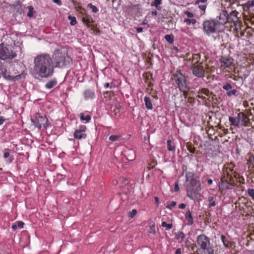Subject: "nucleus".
Listing matches in <instances>:
<instances>
[{"label": "nucleus", "mask_w": 254, "mask_h": 254, "mask_svg": "<svg viewBox=\"0 0 254 254\" xmlns=\"http://www.w3.org/2000/svg\"><path fill=\"white\" fill-rule=\"evenodd\" d=\"M34 62V70L39 76L47 77L52 74L54 66L49 55H38L35 58Z\"/></svg>", "instance_id": "f257e3e1"}, {"label": "nucleus", "mask_w": 254, "mask_h": 254, "mask_svg": "<svg viewBox=\"0 0 254 254\" xmlns=\"http://www.w3.org/2000/svg\"><path fill=\"white\" fill-rule=\"evenodd\" d=\"M185 183L187 196L193 200L198 199L201 190L199 177H195L194 173H188Z\"/></svg>", "instance_id": "f03ea898"}, {"label": "nucleus", "mask_w": 254, "mask_h": 254, "mask_svg": "<svg viewBox=\"0 0 254 254\" xmlns=\"http://www.w3.org/2000/svg\"><path fill=\"white\" fill-rule=\"evenodd\" d=\"M23 64L21 62H12L6 65L5 68H1L3 77L9 80H18L24 77L22 67Z\"/></svg>", "instance_id": "7ed1b4c3"}, {"label": "nucleus", "mask_w": 254, "mask_h": 254, "mask_svg": "<svg viewBox=\"0 0 254 254\" xmlns=\"http://www.w3.org/2000/svg\"><path fill=\"white\" fill-rule=\"evenodd\" d=\"M196 242L198 247L197 251L199 253L198 254H214L209 237L204 234L199 235L197 237Z\"/></svg>", "instance_id": "20e7f679"}, {"label": "nucleus", "mask_w": 254, "mask_h": 254, "mask_svg": "<svg viewBox=\"0 0 254 254\" xmlns=\"http://www.w3.org/2000/svg\"><path fill=\"white\" fill-rule=\"evenodd\" d=\"M31 121L35 127L41 129L43 127L47 128L50 125L46 116L41 112H36L31 116Z\"/></svg>", "instance_id": "39448f33"}, {"label": "nucleus", "mask_w": 254, "mask_h": 254, "mask_svg": "<svg viewBox=\"0 0 254 254\" xmlns=\"http://www.w3.org/2000/svg\"><path fill=\"white\" fill-rule=\"evenodd\" d=\"M53 59L55 62V67H63L71 62V59L64 53H62L60 50H56L53 55Z\"/></svg>", "instance_id": "423d86ee"}, {"label": "nucleus", "mask_w": 254, "mask_h": 254, "mask_svg": "<svg viewBox=\"0 0 254 254\" xmlns=\"http://www.w3.org/2000/svg\"><path fill=\"white\" fill-rule=\"evenodd\" d=\"M218 23L214 20H206L203 24V31L207 35L218 31Z\"/></svg>", "instance_id": "0eeeda50"}, {"label": "nucleus", "mask_w": 254, "mask_h": 254, "mask_svg": "<svg viewBox=\"0 0 254 254\" xmlns=\"http://www.w3.org/2000/svg\"><path fill=\"white\" fill-rule=\"evenodd\" d=\"M174 80L178 85L179 89L184 93L188 91L186 77L181 73L174 75Z\"/></svg>", "instance_id": "6e6552de"}, {"label": "nucleus", "mask_w": 254, "mask_h": 254, "mask_svg": "<svg viewBox=\"0 0 254 254\" xmlns=\"http://www.w3.org/2000/svg\"><path fill=\"white\" fill-rule=\"evenodd\" d=\"M16 54L13 52L11 48L4 47L2 44L0 45V58L2 60L13 58Z\"/></svg>", "instance_id": "1a4fd4ad"}, {"label": "nucleus", "mask_w": 254, "mask_h": 254, "mask_svg": "<svg viewBox=\"0 0 254 254\" xmlns=\"http://www.w3.org/2000/svg\"><path fill=\"white\" fill-rule=\"evenodd\" d=\"M178 115L180 118H183L185 122L188 121L190 124H193L197 117L194 112H180Z\"/></svg>", "instance_id": "9d476101"}, {"label": "nucleus", "mask_w": 254, "mask_h": 254, "mask_svg": "<svg viewBox=\"0 0 254 254\" xmlns=\"http://www.w3.org/2000/svg\"><path fill=\"white\" fill-rule=\"evenodd\" d=\"M191 69L193 74L195 76L199 77H201L204 76V69L201 63L198 64L193 65Z\"/></svg>", "instance_id": "9b49d317"}, {"label": "nucleus", "mask_w": 254, "mask_h": 254, "mask_svg": "<svg viewBox=\"0 0 254 254\" xmlns=\"http://www.w3.org/2000/svg\"><path fill=\"white\" fill-rule=\"evenodd\" d=\"M239 124L241 126H248L250 123V119L249 116H247L244 112H239L238 113Z\"/></svg>", "instance_id": "f8f14e48"}, {"label": "nucleus", "mask_w": 254, "mask_h": 254, "mask_svg": "<svg viewBox=\"0 0 254 254\" xmlns=\"http://www.w3.org/2000/svg\"><path fill=\"white\" fill-rule=\"evenodd\" d=\"M84 99L87 102H90L95 98V95L93 91L91 90H85L83 94Z\"/></svg>", "instance_id": "ddd939ff"}, {"label": "nucleus", "mask_w": 254, "mask_h": 254, "mask_svg": "<svg viewBox=\"0 0 254 254\" xmlns=\"http://www.w3.org/2000/svg\"><path fill=\"white\" fill-rule=\"evenodd\" d=\"M219 188L220 190H228L232 188V185L227 180L222 177L219 182Z\"/></svg>", "instance_id": "4468645a"}, {"label": "nucleus", "mask_w": 254, "mask_h": 254, "mask_svg": "<svg viewBox=\"0 0 254 254\" xmlns=\"http://www.w3.org/2000/svg\"><path fill=\"white\" fill-rule=\"evenodd\" d=\"M228 14L227 11L222 10L220 12L219 15V21L217 22L218 23V25L220 24L223 25L228 21Z\"/></svg>", "instance_id": "2eb2a0df"}, {"label": "nucleus", "mask_w": 254, "mask_h": 254, "mask_svg": "<svg viewBox=\"0 0 254 254\" xmlns=\"http://www.w3.org/2000/svg\"><path fill=\"white\" fill-rule=\"evenodd\" d=\"M238 12L236 11H232L229 14H228V22H233L234 24L239 21V18L237 16Z\"/></svg>", "instance_id": "dca6fc26"}, {"label": "nucleus", "mask_w": 254, "mask_h": 254, "mask_svg": "<svg viewBox=\"0 0 254 254\" xmlns=\"http://www.w3.org/2000/svg\"><path fill=\"white\" fill-rule=\"evenodd\" d=\"M175 238L177 240H179V243L185 242L186 244L189 242V240L186 238V236L183 232H178L175 234Z\"/></svg>", "instance_id": "f3484780"}, {"label": "nucleus", "mask_w": 254, "mask_h": 254, "mask_svg": "<svg viewBox=\"0 0 254 254\" xmlns=\"http://www.w3.org/2000/svg\"><path fill=\"white\" fill-rule=\"evenodd\" d=\"M221 66L229 67L233 63V60L231 58H222L221 59Z\"/></svg>", "instance_id": "a211bd4d"}, {"label": "nucleus", "mask_w": 254, "mask_h": 254, "mask_svg": "<svg viewBox=\"0 0 254 254\" xmlns=\"http://www.w3.org/2000/svg\"><path fill=\"white\" fill-rule=\"evenodd\" d=\"M185 218L187 221V224L189 226L191 225L193 223V219L190 210H188L185 214Z\"/></svg>", "instance_id": "6ab92c4d"}, {"label": "nucleus", "mask_w": 254, "mask_h": 254, "mask_svg": "<svg viewBox=\"0 0 254 254\" xmlns=\"http://www.w3.org/2000/svg\"><path fill=\"white\" fill-rule=\"evenodd\" d=\"M73 136L75 138L77 139H85L87 137V134L84 132H80L75 130L73 133Z\"/></svg>", "instance_id": "aec40b11"}, {"label": "nucleus", "mask_w": 254, "mask_h": 254, "mask_svg": "<svg viewBox=\"0 0 254 254\" xmlns=\"http://www.w3.org/2000/svg\"><path fill=\"white\" fill-rule=\"evenodd\" d=\"M9 150L8 148L4 149V153H3V157L4 158H7L9 157L7 162L8 163H11L13 162V161L14 160V157L13 156H10V153H9Z\"/></svg>", "instance_id": "412c9836"}, {"label": "nucleus", "mask_w": 254, "mask_h": 254, "mask_svg": "<svg viewBox=\"0 0 254 254\" xmlns=\"http://www.w3.org/2000/svg\"><path fill=\"white\" fill-rule=\"evenodd\" d=\"M82 20V22L88 26H89L90 23L93 21L90 15L86 14H85L83 16Z\"/></svg>", "instance_id": "4be33fe9"}, {"label": "nucleus", "mask_w": 254, "mask_h": 254, "mask_svg": "<svg viewBox=\"0 0 254 254\" xmlns=\"http://www.w3.org/2000/svg\"><path fill=\"white\" fill-rule=\"evenodd\" d=\"M229 120L231 123V125L235 127H239V122H240V121H239L238 114L237 115V117L236 118H233L231 116L229 117Z\"/></svg>", "instance_id": "5701e85b"}, {"label": "nucleus", "mask_w": 254, "mask_h": 254, "mask_svg": "<svg viewBox=\"0 0 254 254\" xmlns=\"http://www.w3.org/2000/svg\"><path fill=\"white\" fill-rule=\"evenodd\" d=\"M167 149L170 151H175L176 149L175 143L171 140L169 139L167 141Z\"/></svg>", "instance_id": "b1692460"}, {"label": "nucleus", "mask_w": 254, "mask_h": 254, "mask_svg": "<svg viewBox=\"0 0 254 254\" xmlns=\"http://www.w3.org/2000/svg\"><path fill=\"white\" fill-rule=\"evenodd\" d=\"M79 116L80 120L83 122L85 121V123H88L91 120V116L89 115H84L83 113H81Z\"/></svg>", "instance_id": "393cba45"}, {"label": "nucleus", "mask_w": 254, "mask_h": 254, "mask_svg": "<svg viewBox=\"0 0 254 254\" xmlns=\"http://www.w3.org/2000/svg\"><path fill=\"white\" fill-rule=\"evenodd\" d=\"M145 105L148 110H151L152 108V105L150 99L149 97L144 98Z\"/></svg>", "instance_id": "a878e982"}, {"label": "nucleus", "mask_w": 254, "mask_h": 254, "mask_svg": "<svg viewBox=\"0 0 254 254\" xmlns=\"http://www.w3.org/2000/svg\"><path fill=\"white\" fill-rule=\"evenodd\" d=\"M221 239L223 243V245L226 248L229 247L230 242L228 238H227L224 235H221Z\"/></svg>", "instance_id": "bb28decb"}, {"label": "nucleus", "mask_w": 254, "mask_h": 254, "mask_svg": "<svg viewBox=\"0 0 254 254\" xmlns=\"http://www.w3.org/2000/svg\"><path fill=\"white\" fill-rule=\"evenodd\" d=\"M161 226L166 228V230H169L173 228V225L172 223L167 224L166 222L164 221L162 222Z\"/></svg>", "instance_id": "cd10ccee"}, {"label": "nucleus", "mask_w": 254, "mask_h": 254, "mask_svg": "<svg viewBox=\"0 0 254 254\" xmlns=\"http://www.w3.org/2000/svg\"><path fill=\"white\" fill-rule=\"evenodd\" d=\"M208 200L209 202L208 204L209 207H213L216 205V202L213 196H209Z\"/></svg>", "instance_id": "c85d7f7f"}, {"label": "nucleus", "mask_w": 254, "mask_h": 254, "mask_svg": "<svg viewBox=\"0 0 254 254\" xmlns=\"http://www.w3.org/2000/svg\"><path fill=\"white\" fill-rule=\"evenodd\" d=\"M57 84V81L56 80H51L49 82H48L46 84V87L50 89L52 87H53L54 86H55Z\"/></svg>", "instance_id": "c756f323"}, {"label": "nucleus", "mask_w": 254, "mask_h": 254, "mask_svg": "<svg viewBox=\"0 0 254 254\" xmlns=\"http://www.w3.org/2000/svg\"><path fill=\"white\" fill-rule=\"evenodd\" d=\"M162 0H154V1L151 3V6H154L156 7L157 9H160V8H159V5L161 4Z\"/></svg>", "instance_id": "7c9ffc66"}, {"label": "nucleus", "mask_w": 254, "mask_h": 254, "mask_svg": "<svg viewBox=\"0 0 254 254\" xmlns=\"http://www.w3.org/2000/svg\"><path fill=\"white\" fill-rule=\"evenodd\" d=\"M165 39L169 43H173L174 42V36L173 35H166Z\"/></svg>", "instance_id": "2f4dec72"}, {"label": "nucleus", "mask_w": 254, "mask_h": 254, "mask_svg": "<svg viewBox=\"0 0 254 254\" xmlns=\"http://www.w3.org/2000/svg\"><path fill=\"white\" fill-rule=\"evenodd\" d=\"M188 167L187 165H182V172H183V173H182V175H183L184 174V173H185V177L186 178V176H187V174L188 173H194L193 171H188Z\"/></svg>", "instance_id": "473e14b6"}, {"label": "nucleus", "mask_w": 254, "mask_h": 254, "mask_svg": "<svg viewBox=\"0 0 254 254\" xmlns=\"http://www.w3.org/2000/svg\"><path fill=\"white\" fill-rule=\"evenodd\" d=\"M27 8L29 10V12L27 13V16L29 17H31L34 14V8L32 6H28Z\"/></svg>", "instance_id": "72a5a7b5"}, {"label": "nucleus", "mask_w": 254, "mask_h": 254, "mask_svg": "<svg viewBox=\"0 0 254 254\" xmlns=\"http://www.w3.org/2000/svg\"><path fill=\"white\" fill-rule=\"evenodd\" d=\"M187 25H189L191 23L194 24L196 21L195 19H185L184 21Z\"/></svg>", "instance_id": "f704fd0d"}, {"label": "nucleus", "mask_w": 254, "mask_h": 254, "mask_svg": "<svg viewBox=\"0 0 254 254\" xmlns=\"http://www.w3.org/2000/svg\"><path fill=\"white\" fill-rule=\"evenodd\" d=\"M68 18L70 20V24L71 25H74L76 23V18L75 17L69 15Z\"/></svg>", "instance_id": "c9c22d12"}, {"label": "nucleus", "mask_w": 254, "mask_h": 254, "mask_svg": "<svg viewBox=\"0 0 254 254\" xmlns=\"http://www.w3.org/2000/svg\"><path fill=\"white\" fill-rule=\"evenodd\" d=\"M247 192L249 195L251 196L252 199L254 201V189L250 188L248 190Z\"/></svg>", "instance_id": "e433bc0d"}, {"label": "nucleus", "mask_w": 254, "mask_h": 254, "mask_svg": "<svg viewBox=\"0 0 254 254\" xmlns=\"http://www.w3.org/2000/svg\"><path fill=\"white\" fill-rule=\"evenodd\" d=\"M137 214V210L135 209H132L131 211L129 212L128 217L130 218H133Z\"/></svg>", "instance_id": "4c0bfd02"}, {"label": "nucleus", "mask_w": 254, "mask_h": 254, "mask_svg": "<svg viewBox=\"0 0 254 254\" xmlns=\"http://www.w3.org/2000/svg\"><path fill=\"white\" fill-rule=\"evenodd\" d=\"M87 127L85 126L81 125L79 127L78 129H76L75 130H77V131L84 132L86 130Z\"/></svg>", "instance_id": "58836bf2"}, {"label": "nucleus", "mask_w": 254, "mask_h": 254, "mask_svg": "<svg viewBox=\"0 0 254 254\" xmlns=\"http://www.w3.org/2000/svg\"><path fill=\"white\" fill-rule=\"evenodd\" d=\"M176 202L173 201L170 204H167L166 208L169 209H172L173 207H174L176 205Z\"/></svg>", "instance_id": "ea45409f"}, {"label": "nucleus", "mask_w": 254, "mask_h": 254, "mask_svg": "<svg viewBox=\"0 0 254 254\" xmlns=\"http://www.w3.org/2000/svg\"><path fill=\"white\" fill-rule=\"evenodd\" d=\"M157 163L154 161H151L149 164L147 168L150 170L155 167Z\"/></svg>", "instance_id": "a19ab883"}, {"label": "nucleus", "mask_w": 254, "mask_h": 254, "mask_svg": "<svg viewBox=\"0 0 254 254\" xmlns=\"http://www.w3.org/2000/svg\"><path fill=\"white\" fill-rule=\"evenodd\" d=\"M120 137V136L118 135H112L109 137V140L112 141H115L119 138Z\"/></svg>", "instance_id": "79ce46f5"}, {"label": "nucleus", "mask_w": 254, "mask_h": 254, "mask_svg": "<svg viewBox=\"0 0 254 254\" xmlns=\"http://www.w3.org/2000/svg\"><path fill=\"white\" fill-rule=\"evenodd\" d=\"M149 232L153 234H155L156 233L155 225L154 224H152L151 226H150Z\"/></svg>", "instance_id": "37998d69"}, {"label": "nucleus", "mask_w": 254, "mask_h": 254, "mask_svg": "<svg viewBox=\"0 0 254 254\" xmlns=\"http://www.w3.org/2000/svg\"><path fill=\"white\" fill-rule=\"evenodd\" d=\"M88 6L92 9L93 12H96L98 11L97 8L95 5H92L91 3H89L88 4Z\"/></svg>", "instance_id": "c03bdc74"}, {"label": "nucleus", "mask_w": 254, "mask_h": 254, "mask_svg": "<svg viewBox=\"0 0 254 254\" xmlns=\"http://www.w3.org/2000/svg\"><path fill=\"white\" fill-rule=\"evenodd\" d=\"M223 88L225 90H228L229 89H231L232 88V86L230 83H227L226 84L223 86Z\"/></svg>", "instance_id": "a18cd8bd"}, {"label": "nucleus", "mask_w": 254, "mask_h": 254, "mask_svg": "<svg viewBox=\"0 0 254 254\" xmlns=\"http://www.w3.org/2000/svg\"><path fill=\"white\" fill-rule=\"evenodd\" d=\"M237 92L236 89H233L231 91H227V94L228 96H230L232 95H235Z\"/></svg>", "instance_id": "49530a36"}, {"label": "nucleus", "mask_w": 254, "mask_h": 254, "mask_svg": "<svg viewBox=\"0 0 254 254\" xmlns=\"http://www.w3.org/2000/svg\"><path fill=\"white\" fill-rule=\"evenodd\" d=\"M208 137H209V139L212 141H213V140L218 141L219 140V138L217 136H215L214 137H212V135L208 134Z\"/></svg>", "instance_id": "de8ad7c7"}, {"label": "nucleus", "mask_w": 254, "mask_h": 254, "mask_svg": "<svg viewBox=\"0 0 254 254\" xmlns=\"http://www.w3.org/2000/svg\"><path fill=\"white\" fill-rule=\"evenodd\" d=\"M180 190L179 186V183L178 182H176L175 184L174 187V191L175 192H178Z\"/></svg>", "instance_id": "09e8293b"}, {"label": "nucleus", "mask_w": 254, "mask_h": 254, "mask_svg": "<svg viewBox=\"0 0 254 254\" xmlns=\"http://www.w3.org/2000/svg\"><path fill=\"white\" fill-rule=\"evenodd\" d=\"M202 93H203L204 95L208 97V98H210V94L209 91L207 89H203L202 91Z\"/></svg>", "instance_id": "8fccbe9b"}, {"label": "nucleus", "mask_w": 254, "mask_h": 254, "mask_svg": "<svg viewBox=\"0 0 254 254\" xmlns=\"http://www.w3.org/2000/svg\"><path fill=\"white\" fill-rule=\"evenodd\" d=\"M24 225V223L22 221H19L17 222V227H19V228H23Z\"/></svg>", "instance_id": "3c124183"}, {"label": "nucleus", "mask_w": 254, "mask_h": 254, "mask_svg": "<svg viewBox=\"0 0 254 254\" xmlns=\"http://www.w3.org/2000/svg\"><path fill=\"white\" fill-rule=\"evenodd\" d=\"M114 114H110L112 117L117 118L118 117L120 116V112H112Z\"/></svg>", "instance_id": "603ef678"}, {"label": "nucleus", "mask_w": 254, "mask_h": 254, "mask_svg": "<svg viewBox=\"0 0 254 254\" xmlns=\"http://www.w3.org/2000/svg\"><path fill=\"white\" fill-rule=\"evenodd\" d=\"M188 149L190 153H194L195 151V148L193 147H192L191 145L188 147Z\"/></svg>", "instance_id": "864d4df0"}, {"label": "nucleus", "mask_w": 254, "mask_h": 254, "mask_svg": "<svg viewBox=\"0 0 254 254\" xmlns=\"http://www.w3.org/2000/svg\"><path fill=\"white\" fill-rule=\"evenodd\" d=\"M185 14L188 16V17L191 18L193 16V14L192 12L187 11L185 12Z\"/></svg>", "instance_id": "5fc2aeb1"}, {"label": "nucleus", "mask_w": 254, "mask_h": 254, "mask_svg": "<svg viewBox=\"0 0 254 254\" xmlns=\"http://www.w3.org/2000/svg\"><path fill=\"white\" fill-rule=\"evenodd\" d=\"M6 119L2 116H0V125H1L6 121Z\"/></svg>", "instance_id": "6e6d98bb"}, {"label": "nucleus", "mask_w": 254, "mask_h": 254, "mask_svg": "<svg viewBox=\"0 0 254 254\" xmlns=\"http://www.w3.org/2000/svg\"><path fill=\"white\" fill-rule=\"evenodd\" d=\"M210 98H208L209 101L213 100L214 99H216L215 95H213L212 93H211L209 95Z\"/></svg>", "instance_id": "4d7b16f0"}, {"label": "nucleus", "mask_w": 254, "mask_h": 254, "mask_svg": "<svg viewBox=\"0 0 254 254\" xmlns=\"http://www.w3.org/2000/svg\"><path fill=\"white\" fill-rule=\"evenodd\" d=\"M186 207V205L185 203H181L179 205L178 207L180 209H184Z\"/></svg>", "instance_id": "13d9d810"}, {"label": "nucleus", "mask_w": 254, "mask_h": 254, "mask_svg": "<svg viewBox=\"0 0 254 254\" xmlns=\"http://www.w3.org/2000/svg\"><path fill=\"white\" fill-rule=\"evenodd\" d=\"M175 254H182L181 249L180 248H178V249H176V250L175 252Z\"/></svg>", "instance_id": "bf43d9fd"}, {"label": "nucleus", "mask_w": 254, "mask_h": 254, "mask_svg": "<svg viewBox=\"0 0 254 254\" xmlns=\"http://www.w3.org/2000/svg\"><path fill=\"white\" fill-rule=\"evenodd\" d=\"M53 1L58 4L59 5H61L62 4L61 0H53Z\"/></svg>", "instance_id": "052dcab7"}, {"label": "nucleus", "mask_w": 254, "mask_h": 254, "mask_svg": "<svg viewBox=\"0 0 254 254\" xmlns=\"http://www.w3.org/2000/svg\"><path fill=\"white\" fill-rule=\"evenodd\" d=\"M17 227H17V224H15V223H14V224H12V227H11V228H12L13 230H14V231H15V230H16V229L17 228Z\"/></svg>", "instance_id": "680f3d73"}, {"label": "nucleus", "mask_w": 254, "mask_h": 254, "mask_svg": "<svg viewBox=\"0 0 254 254\" xmlns=\"http://www.w3.org/2000/svg\"><path fill=\"white\" fill-rule=\"evenodd\" d=\"M199 7L202 10H205L206 8V6L205 5H199Z\"/></svg>", "instance_id": "e2e57ef3"}, {"label": "nucleus", "mask_w": 254, "mask_h": 254, "mask_svg": "<svg viewBox=\"0 0 254 254\" xmlns=\"http://www.w3.org/2000/svg\"><path fill=\"white\" fill-rule=\"evenodd\" d=\"M207 1V0H197L195 2V4H199L200 2L204 3Z\"/></svg>", "instance_id": "0e129e2a"}, {"label": "nucleus", "mask_w": 254, "mask_h": 254, "mask_svg": "<svg viewBox=\"0 0 254 254\" xmlns=\"http://www.w3.org/2000/svg\"><path fill=\"white\" fill-rule=\"evenodd\" d=\"M207 183L208 185H211L213 183V181L212 179H209L207 180Z\"/></svg>", "instance_id": "69168bd1"}, {"label": "nucleus", "mask_w": 254, "mask_h": 254, "mask_svg": "<svg viewBox=\"0 0 254 254\" xmlns=\"http://www.w3.org/2000/svg\"><path fill=\"white\" fill-rule=\"evenodd\" d=\"M136 30H137V32H138V33L141 32L143 31V28L138 27V28H137Z\"/></svg>", "instance_id": "338daca9"}, {"label": "nucleus", "mask_w": 254, "mask_h": 254, "mask_svg": "<svg viewBox=\"0 0 254 254\" xmlns=\"http://www.w3.org/2000/svg\"><path fill=\"white\" fill-rule=\"evenodd\" d=\"M154 200H155V202H156V203H159V199L158 197H157V196H155V197H154Z\"/></svg>", "instance_id": "774afa93"}]
</instances>
